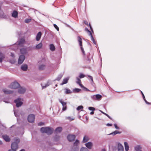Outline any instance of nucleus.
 I'll return each mask as SVG.
<instances>
[{
  "mask_svg": "<svg viewBox=\"0 0 151 151\" xmlns=\"http://www.w3.org/2000/svg\"><path fill=\"white\" fill-rule=\"evenodd\" d=\"M86 147L89 149H91L93 146V144L91 142H88L85 144Z\"/></svg>",
  "mask_w": 151,
  "mask_h": 151,
  "instance_id": "4468645a",
  "label": "nucleus"
},
{
  "mask_svg": "<svg viewBox=\"0 0 151 151\" xmlns=\"http://www.w3.org/2000/svg\"><path fill=\"white\" fill-rule=\"evenodd\" d=\"M112 125V124L108 123L106 124V125L108 126H111Z\"/></svg>",
  "mask_w": 151,
  "mask_h": 151,
  "instance_id": "0e129e2a",
  "label": "nucleus"
},
{
  "mask_svg": "<svg viewBox=\"0 0 151 151\" xmlns=\"http://www.w3.org/2000/svg\"><path fill=\"white\" fill-rule=\"evenodd\" d=\"M141 93L142 94V97H143V99H144V100L145 102V103L147 104H150V103H149L145 99V97L143 93H142V91H141Z\"/></svg>",
  "mask_w": 151,
  "mask_h": 151,
  "instance_id": "cd10ccee",
  "label": "nucleus"
},
{
  "mask_svg": "<svg viewBox=\"0 0 151 151\" xmlns=\"http://www.w3.org/2000/svg\"><path fill=\"white\" fill-rule=\"evenodd\" d=\"M125 150L126 151H128L129 149V146L128 143L126 142H124Z\"/></svg>",
  "mask_w": 151,
  "mask_h": 151,
  "instance_id": "5701e85b",
  "label": "nucleus"
},
{
  "mask_svg": "<svg viewBox=\"0 0 151 151\" xmlns=\"http://www.w3.org/2000/svg\"><path fill=\"white\" fill-rule=\"evenodd\" d=\"M21 69L23 70L26 71L27 70V65H22L21 66Z\"/></svg>",
  "mask_w": 151,
  "mask_h": 151,
  "instance_id": "6ab92c4d",
  "label": "nucleus"
},
{
  "mask_svg": "<svg viewBox=\"0 0 151 151\" xmlns=\"http://www.w3.org/2000/svg\"><path fill=\"white\" fill-rule=\"evenodd\" d=\"M18 145L15 142H13L11 144V150L16 151L18 148Z\"/></svg>",
  "mask_w": 151,
  "mask_h": 151,
  "instance_id": "423d86ee",
  "label": "nucleus"
},
{
  "mask_svg": "<svg viewBox=\"0 0 151 151\" xmlns=\"http://www.w3.org/2000/svg\"><path fill=\"white\" fill-rule=\"evenodd\" d=\"M51 83H49V82H47V84H46L45 86H42V88H45L47 87Z\"/></svg>",
  "mask_w": 151,
  "mask_h": 151,
  "instance_id": "a18cd8bd",
  "label": "nucleus"
},
{
  "mask_svg": "<svg viewBox=\"0 0 151 151\" xmlns=\"http://www.w3.org/2000/svg\"><path fill=\"white\" fill-rule=\"evenodd\" d=\"M89 27H90V29L91 30L92 32H93V31L92 28V27L91 24H89Z\"/></svg>",
  "mask_w": 151,
  "mask_h": 151,
  "instance_id": "13d9d810",
  "label": "nucleus"
},
{
  "mask_svg": "<svg viewBox=\"0 0 151 151\" xmlns=\"http://www.w3.org/2000/svg\"><path fill=\"white\" fill-rule=\"evenodd\" d=\"M14 114L15 116L17 117L18 116L17 114L16 113V112L14 111Z\"/></svg>",
  "mask_w": 151,
  "mask_h": 151,
  "instance_id": "69168bd1",
  "label": "nucleus"
},
{
  "mask_svg": "<svg viewBox=\"0 0 151 151\" xmlns=\"http://www.w3.org/2000/svg\"><path fill=\"white\" fill-rule=\"evenodd\" d=\"M80 151H88V149L86 147H82V148Z\"/></svg>",
  "mask_w": 151,
  "mask_h": 151,
  "instance_id": "58836bf2",
  "label": "nucleus"
},
{
  "mask_svg": "<svg viewBox=\"0 0 151 151\" xmlns=\"http://www.w3.org/2000/svg\"><path fill=\"white\" fill-rule=\"evenodd\" d=\"M85 77V76L82 73H80L79 77L80 78H82Z\"/></svg>",
  "mask_w": 151,
  "mask_h": 151,
  "instance_id": "ea45409f",
  "label": "nucleus"
},
{
  "mask_svg": "<svg viewBox=\"0 0 151 151\" xmlns=\"http://www.w3.org/2000/svg\"><path fill=\"white\" fill-rule=\"evenodd\" d=\"M141 147L139 145H137L136 146L134 147L135 150L136 151H139L141 149Z\"/></svg>",
  "mask_w": 151,
  "mask_h": 151,
  "instance_id": "bb28decb",
  "label": "nucleus"
},
{
  "mask_svg": "<svg viewBox=\"0 0 151 151\" xmlns=\"http://www.w3.org/2000/svg\"><path fill=\"white\" fill-rule=\"evenodd\" d=\"M65 119H68L70 121H72L74 119V118H71L70 117V116L66 117L65 118Z\"/></svg>",
  "mask_w": 151,
  "mask_h": 151,
  "instance_id": "e433bc0d",
  "label": "nucleus"
},
{
  "mask_svg": "<svg viewBox=\"0 0 151 151\" xmlns=\"http://www.w3.org/2000/svg\"><path fill=\"white\" fill-rule=\"evenodd\" d=\"M59 101L62 104L63 106L62 110L63 111H65L67 109L66 102L63 101L62 99H59Z\"/></svg>",
  "mask_w": 151,
  "mask_h": 151,
  "instance_id": "0eeeda50",
  "label": "nucleus"
},
{
  "mask_svg": "<svg viewBox=\"0 0 151 151\" xmlns=\"http://www.w3.org/2000/svg\"><path fill=\"white\" fill-rule=\"evenodd\" d=\"M26 89L25 88L20 87L18 90V92L19 94L24 93Z\"/></svg>",
  "mask_w": 151,
  "mask_h": 151,
  "instance_id": "ddd939ff",
  "label": "nucleus"
},
{
  "mask_svg": "<svg viewBox=\"0 0 151 151\" xmlns=\"http://www.w3.org/2000/svg\"><path fill=\"white\" fill-rule=\"evenodd\" d=\"M44 125V123L42 122H40L38 124V125L39 126H42Z\"/></svg>",
  "mask_w": 151,
  "mask_h": 151,
  "instance_id": "8fccbe9b",
  "label": "nucleus"
},
{
  "mask_svg": "<svg viewBox=\"0 0 151 151\" xmlns=\"http://www.w3.org/2000/svg\"><path fill=\"white\" fill-rule=\"evenodd\" d=\"M9 62L12 63H14L15 62V60L14 59H13L12 60H9Z\"/></svg>",
  "mask_w": 151,
  "mask_h": 151,
  "instance_id": "de8ad7c7",
  "label": "nucleus"
},
{
  "mask_svg": "<svg viewBox=\"0 0 151 151\" xmlns=\"http://www.w3.org/2000/svg\"><path fill=\"white\" fill-rule=\"evenodd\" d=\"M114 126L116 129H119V128L117 126V125L116 124H114Z\"/></svg>",
  "mask_w": 151,
  "mask_h": 151,
  "instance_id": "5fc2aeb1",
  "label": "nucleus"
},
{
  "mask_svg": "<svg viewBox=\"0 0 151 151\" xmlns=\"http://www.w3.org/2000/svg\"><path fill=\"white\" fill-rule=\"evenodd\" d=\"M65 94H69L72 92V91L69 89L65 88Z\"/></svg>",
  "mask_w": 151,
  "mask_h": 151,
  "instance_id": "72a5a7b5",
  "label": "nucleus"
},
{
  "mask_svg": "<svg viewBox=\"0 0 151 151\" xmlns=\"http://www.w3.org/2000/svg\"><path fill=\"white\" fill-rule=\"evenodd\" d=\"M41 35V32H38V33L37 34L36 37V41H38L40 40Z\"/></svg>",
  "mask_w": 151,
  "mask_h": 151,
  "instance_id": "2eb2a0df",
  "label": "nucleus"
},
{
  "mask_svg": "<svg viewBox=\"0 0 151 151\" xmlns=\"http://www.w3.org/2000/svg\"><path fill=\"white\" fill-rule=\"evenodd\" d=\"M92 99L94 101H99L101 100L102 96L99 94L92 95L91 97Z\"/></svg>",
  "mask_w": 151,
  "mask_h": 151,
  "instance_id": "f03ea898",
  "label": "nucleus"
},
{
  "mask_svg": "<svg viewBox=\"0 0 151 151\" xmlns=\"http://www.w3.org/2000/svg\"><path fill=\"white\" fill-rule=\"evenodd\" d=\"M19 151H25V150L24 149H22Z\"/></svg>",
  "mask_w": 151,
  "mask_h": 151,
  "instance_id": "774afa93",
  "label": "nucleus"
},
{
  "mask_svg": "<svg viewBox=\"0 0 151 151\" xmlns=\"http://www.w3.org/2000/svg\"><path fill=\"white\" fill-rule=\"evenodd\" d=\"M79 85L82 88H85L84 86L81 84V83L79 84Z\"/></svg>",
  "mask_w": 151,
  "mask_h": 151,
  "instance_id": "680f3d73",
  "label": "nucleus"
},
{
  "mask_svg": "<svg viewBox=\"0 0 151 151\" xmlns=\"http://www.w3.org/2000/svg\"><path fill=\"white\" fill-rule=\"evenodd\" d=\"M81 47V51L83 52V54L84 55H85V52L84 50V49L83 47Z\"/></svg>",
  "mask_w": 151,
  "mask_h": 151,
  "instance_id": "603ef678",
  "label": "nucleus"
},
{
  "mask_svg": "<svg viewBox=\"0 0 151 151\" xmlns=\"http://www.w3.org/2000/svg\"><path fill=\"white\" fill-rule=\"evenodd\" d=\"M3 91L4 93L7 94H11L13 93V91L11 90H8L6 88L3 89Z\"/></svg>",
  "mask_w": 151,
  "mask_h": 151,
  "instance_id": "f8f14e48",
  "label": "nucleus"
},
{
  "mask_svg": "<svg viewBox=\"0 0 151 151\" xmlns=\"http://www.w3.org/2000/svg\"><path fill=\"white\" fill-rule=\"evenodd\" d=\"M85 30L86 31H87V32H88L89 33V35H90L92 34V33H91V31H89L87 28L86 27L85 28Z\"/></svg>",
  "mask_w": 151,
  "mask_h": 151,
  "instance_id": "c03bdc74",
  "label": "nucleus"
},
{
  "mask_svg": "<svg viewBox=\"0 0 151 151\" xmlns=\"http://www.w3.org/2000/svg\"><path fill=\"white\" fill-rule=\"evenodd\" d=\"M25 59L24 56L23 55H20L19 58L18 63L19 64H21L23 63Z\"/></svg>",
  "mask_w": 151,
  "mask_h": 151,
  "instance_id": "1a4fd4ad",
  "label": "nucleus"
},
{
  "mask_svg": "<svg viewBox=\"0 0 151 151\" xmlns=\"http://www.w3.org/2000/svg\"><path fill=\"white\" fill-rule=\"evenodd\" d=\"M25 42V40L24 39L22 38L19 41L18 45L21 47H23Z\"/></svg>",
  "mask_w": 151,
  "mask_h": 151,
  "instance_id": "9d476101",
  "label": "nucleus"
},
{
  "mask_svg": "<svg viewBox=\"0 0 151 151\" xmlns=\"http://www.w3.org/2000/svg\"><path fill=\"white\" fill-rule=\"evenodd\" d=\"M100 111L103 114H105V115L108 118H109L110 119H111V118L107 114L103 112L102 111H101V110H100Z\"/></svg>",
  "mask_w": 151,
  "mask_h": 151,
  "instance_id": "49530a36",
  "label": "nucleus"
},
{
  "mask_svg": "<svg viewBox=\"0 0 151 151\" xmlns=\"http://www.w3.org/2000/svg\"><path fill=\"white\" fill-rule=\"evenodd\" d=\"M50 50L52 51H53L55 50V47L53 44H50Z\"/></svg>",
  "mask_w": 151,
  "mask_h": 151,
  "instance_id": "4be33fe9",
  "label": "nucleus"
},
{
  "mask_svg": "<svg viewBox=\"0 0 151 151\" xmlns=\"http://www.w3.org/2000/svg\"><path fill=\"white\" fill-rule=\"evenodd\" d=\"M18 13L17 11L14 10L12 14V16L13 17L16 18L18 17Z\"/></svg>",
  "mask_w": 151,
  "mask_h": 151,
  "instance_id": "f3484780",
  "label": "nucleus"
},
{
  "mask_svg": "<svg viewBox=\"0 0 151 151\" xmlns=\"http://www.w3.org/2000/svg\"><path fill=\"white\" fill-rule=\"evenodd\" d=\"M79 141L77 139H76L74 143V146H77V145L79 144Z\"/></svg>",
  "mask_w": 151,
  "mask_h": 151,
  "instance_id": "c9c22d12",
  "label": "nucleus"
},
{
  "mask_svg": "<svg viewBox=\"0 0 151 151\" xmlns=\"http://www.w3.org/2000/svg\"><path fill=\"white\" fill-rule=\"evenodd\" d=\"M67 138L68 139L69 141L71 142L75 140L76 138V136L74 135L69 134L67 136Z\"/></svg>",
  "mask_w": 151,
  "mask_h": 151,
  "instance_id": "6e6552de",
  "label": "nucleus"
},
{
  "mask_svg": "<svg viewBox=\"0 0 151 151\" xmlns=\"http://www.w3.org/2000/svg\"><path fill=\"white\" fill-rule=\"evenodd\" d=\"M20 86L19 84L17 82H14L12 83L9 86V87L12 89H15Z\"/></svg>",
  "mask_w": 151,
  "mask_h": 151,
  "instance_id": "7ed1b4c3",
  "label": "nucleus"
},
{
  "mask_svg": "<svg viewBox=\"0 0 151 151\" xmlns=\"http://www.w3.org/2000/svg\"><path fill=\"white\" fill-rule=\"evenodd\" d=\"M0 58H4L5 56L4 54L3 53H0Z\"/></svg>",
  "mask_w": 151,
  "mask_h": 151,
  "instance_id": "09e8293b",
  "label": "nucleus"
},
{
  "mask_svg": "<svg viewBox=\"0 0 151 151\" xmlns=\"http://www.w3.org/2000/svg\"><path fill=\"white\" fill-rule=\"evenodd\" d=\"M118 151H124V147L121 144L118 143Z\"/></svg>",
  "mask_w": 151,
  "mask_h": 151,
  "instance_id": "dca6fc26",
  "label": "nucleus"
},
{
  "mask_svg": "<svg viewBox=\"0 0 151 151\" xmlns=\"http://www.w3.org/2000/svg\"><path fill=\"white\" fill-rule=\"evenodd\" d=\"M76 78L77 80V81H76V82L79 85L81 83V81L79 78H78V77H76Z\"/></svg>",
  "mask_w": 151,
  "mask_h": 151,
  "instance_id": "f704fd0d",
  "label": "nucleus"
},
{
  "mask_svg": "<svg viewBox=\"0 0 151 151\" xmlns=\"http://www.w3.org/2000/svg\"><path fill=\"white\" fill-rule=\"evenodd\" d=\"M42 46V43H40L36 45L35 47L34 48V49H41Z\"/></svg>",
  "mask_w": 151,
  "mask_h": 151,
  "instance_id": "a211bd4d",
  "label": "nucleus"
},
{
  "mask_svg": "<svg viewBox=\"0 0 151 151\" xmlns=\"http://www.w3.org/2000/svg\"><path fill=\"white\" fill-rule=\"evenodd\" d=\"M31 21V19H26L25 20L24 22L25 23H27L30 22Z\"/></svg>",
  "mask_w": 151,
  "mask_h": 151,
  "instance_id": "4c0bfd02",
  "label": "nucleus"
},
{
  "mask_svg": "<svg viewBox=\"0 0 151 151\" xmlns=\"http://www.w3.org/2000/svg\"><path fill=\"white\" fill-rule=\"evenodd\" d=\"M45 65H42L39 66V69L40 70H42L45 68Z\"/></svg>",
  "mask_w": 151,
  "mask_h": 151,
  "instance_id": "2f4dec72",
  "label": "nucleus"
},
{
  "mask_svg": "<svg viewBox=\"0 0 151 151\" xmlns=\"http://www.w3.org/2000/svg\"><path fill=\"white\" fill-rule=\"evenodd\" d=\"M35 116L33 114L29 115L27 118L28 122H29L32 123L34 122L35 119Z\"/></svg>",
  "mask_w": 151,
  "mask_h": 151,
  "instance_id": "39448f33",
  "label": "nucleus"
},
{
  "mask_svg": "<svg viewBox=\"0 0 151 151\" xmlns=\"http://www.w3.org/2000/svg\"><path fill=\"white\" fill-rule=\"evenodd\" d=\"M89 27H90V29L91 30L92 32H93V31L92 28V27L91 24H89Z\"/></svg>",
  "mask_w": 151,
  "mask_h": 151,
  "instance_id": "4d7b16f0",
  "label": "nucleus"
},
{
  "mask_svg": "<svg viewBox=\"0 0 151 151\" xmlns=\"http://www.w3.org/2000/svg\"><path fill=\"white\" fill-rule=\"evenodd\" d=\"M69 80L68 78H64L63 81L62 83L61 84L62 85L64 84L67 83Z\"/></svg>",
  "mask_w": 151,
  "mask_h": 151,
  "instance_id": "b1692460",
  "label": "nucleus"
},
{
  "mask_svg": "<svg viewBox=\"0 0 151 151\" xmlns=\"http://www.w3.org/2000/svg\"><path fill=\"white\" fill-rule=\"evenodd\" d=\"M2 137L6 142H9L10 140V139L9 136L6 135H2Z\"/></svg>",
  "mask_w": 151,
  "mask_h": 151,
  "instance_id": "9b49d317",
  "label": "nucleus"
},
{
  "mask_svg": "<svg viewBox=\"0 0 151 151\" xmlns=\"http://www.w3.org/2000/svg\"><path fill=\"white\" fill-rule=\"evenodd\" d=\"M89 27H90V29L91 30L92 32H93V31L92 28V27L91 24H89Z\"/></svg>",
  "mask_w": 151,
  "mask_h": 151,
  "instance_id": "bf43d9fd",
  "label": "nucleus"
},
{
  "mask_svg": "<svg viewBox=\"0 0 151 151\" xmlns=\"http://www.w3.org/2000/svg\"><path fill=\"white\" fill-rule=\"evenodd\" d=\"M88 139L87 136H85L83 138V142H86L88 140Z\"/></svg>",
  "mask_w": 151,
  "mask_h": 151,
  "instance_id": "c756f323",
  "label": "nucleus"
},
{
  "mask_svg": "<svg viewBox=\"0 0 151 151\" xmlns=\"http://www.w3.org/2000/svg\"><path fill=\"white\" fill-rule=\"evenodd\" d=\"M11 56L13 58L14 57V53H11Z\"/></svg>",
  "mask_w": 151,
  "mask_h": 151,
  "instance_id": "052dcab7",
  "label": "nucleus"
},
{
  "mask_svg": "<svg viewBox=\"0 0 151 151\" xmlns=\"http://www.w3.org/2000/svg\"><path fill=\"white\" fill-rule=\"evenodd\" d=\"M14 142H15V143L18 144V143L20 142V139L19 138H14Z\"/></svg>",
  "mask_w": 151,
  "mask_h": 151,
  "instance_id": "473e14b6",
  "label": "nucleus"
},
{
  "mask_svg": "<svg viewBox=\"0 0 151 151\" xmlns=\"http://www.w3.org/2000/svg\"><path fill=\"white\" fill-rule=\"evenodd\" d=\"M4 59V58H0V62L1 63H2L3 60Z\"/></svg>",
  "mask_w": 151,
  "mask_h": 151,
  "instance_id": "e2e57ef3",
  "label": "nucleus"
},
{
  "mask_svg": "<svg viewBox=\"0 0 151 151\" xmlns=\"http://www.w3.org/2000/svg\"><path fill=\"white\" fill-rule=\"evenodd\" d=\"M20 51L21 53L22 54H25L26 53L27 50L25 48H22L20 50Z\"/></svg>",
  "mask_w": 151,
  "mask_h": 151,
  "instance_id": "a878e982",
  "label": "nucleus"
},
{
  "mask_svg": "<svg viewBox=\"0 0 151 151\" xmlns=\"http://www.w3.org/2000/svg\"><path fill=\"white\" fill-rule=\"evenodd\" d=\"M62 130V128L61 127H57L55 130V133H60L61 132Z\"/></svg>",
  "mask_w": 151,
  "mask_h": 151,
  "instance_id": "412c9836",
  "label": "nucleus"
},
{
  "mask_svg": "<svg viewBox=\"0 0 151 151\" xmlns=\"http://www.w3.org/2000/svg\"><path fill=\"white\" fill-rule=\"evenodd\" d=\"M89 36H90V37H91V40L93 41V43L94 44L96 45V41H95L93 37V36L92 34L90 35Z\"/></svg>",
  "mask_w": 151,
  "mask_h": 151,
  "instance_id": "c85d7f7f",
  "label": "nucleus"
},
{
  "mask_svg": "<svg viewBox=\"0 0 151 151\" xmlns=\"http://www.w3.org/2000/svg\"><path fill=\"white\" fill-rule=\"evenodd\" d=\"M14 102L16 104V106L17 107L20 106L23 104V102L21 101V98H20L15 100Z\"/></svg>",
  "mask_w": 151,
  "mask_h": 151,
  "instance_id": "20e7f679",
  "label": "nucleus"
},
{
  "mask_svg": "<svg viewBox=\"0 0 151 151\" xmlns=\"http://www.w3.org/2000/svg\"><path fill=\"white\" fill-rule=\"evenodd\" d=\"M81 90L79 88H75L73 90V91L75 92H79Z\"/></svg>",
  "mask_w": 151,
  "mask_h": 151,
  "instance_id": "a19ab883",
  "label": "nucleus"
},
{
  "mask_svg": "<svg viewBox=\"0 0 151 151\" xmlns=\"http://www.w3.org/2000/svg\"><path fill=\"white\" fill-rule=\"evenodd\" d=\"M54 27L58 31H59V28L57 26L56 24H54L53 25Z\"/></svg>",
  "mask_w": 151,
  "mask_h": 151,
  "instance_id": "3c124183",
  "label": "nucleus"
},
{
  "mask_svg": "<svg viewBox=\"0 0 151 151\" xmlns=\"http://www.w3.org/2000/svg\"><path fill=\"white\" fill-rule=\"evenodd\" d=\"M84 23L87 26H88L89 25V24H88V22L86 21H84Z\"/></svg>",
  "mask_w": 151,
  "mask_h": 151,
  "instance_id": "864d4df0",
  "label": "nucleus"
},
{
  "mask_svg": "<svg viewBox=\"0 0 151 151\" xmlns=\"http://www.w3.org/2000/svg\"><path fill=\"white\" fill-rule=\"evenodd\" d=\"M78 40L80 47H82V39L80 36H78Z\"/></svg>",
  "mask_w": 151,
  "mask_h": 151,
  "instance_id": "aec40b11",
  "label": "nucleus"
},
{
  "mask_svg": "<svg viewBox=\"0 0 151 151\" xmlns=\"http://www.w3.org/2000/svg\"><path fill=\"white\" fill-rule=\"evenodd\" d=\"M88 109L89 110L92 111H94L95 110V108L93 107H89Z\"/></svg>",
  "mask_w": 151,
  "mask_h": 151,
  "instance_id": "79ce46f5",
  "label": "nucleus"
},
{
  "mask_svg": "<svg viewBox=\"0 0 151 151\" xmlns=\"http://www.w3.org/2000/svg\"><path fill=\"white\" fill-rule=\"evenodd\" d=\"M88 77L90 78V79L91 80V81L93 82V77L92 76H88Z\"/></svg>",
  "mask_w": 151,
  "mask_h": 151,
  "instance_id": "6e6d98bb",
  "label": "nucleus"
},
{
  "mask_svg": "<svg viewBox=\"0 0 151 151\" xmlns=\"http://www.w3.org/2000/svg\"><path fill=\"white\" fill-rule=\"evenodd\" d=\"M53 131L52 128L49 127H42L40 129V131L42 133H46L48 135L51 134Z\"/></svg>",
  "mask_w": 151,
  "mask_h": 151,
  "instance_id": "f257e3e1",
  "label": "nucleus"
},
{
  "mask_svg": "<svg viewBox=\"0 0 151 151\" xmlns=\"http://www.w3.org/2000/svg\"><path fill=\"white\" fill-rule=\"evenodd\" d=\"M83 107L82 106H80L78 107L77 108V110L78 111H79L81 109H83Z\"/></svg>",
  "mask_w": 151,
  "mask_h": 151,
  "instance_id": "37998d69",
  "label": "nucleus"
},
{
  "mask_svg": "<svg viewBox=\"0 0 151 151\" xmlns=\"http://www.w3.org/2000/svg\"><path fill=\"white\" fill-rule=\"evenodd\" d=\"M94 112L93 111H92L90 112V114L91 115H93V114H94Z\"/></svg>",
  "mask_w": 151,
  "mask_h": 151,
  "instance_id": "338daca9",
  "label": "nucleus"
},
{
  "mask_svg": "<svg viewBox=\"0 0 151 151\" xmlns=\"http://www.w3.org/2000/svg\"><path fill=\"white\" fill-rule=\"evenodd\" d=\"M63 75L62 74H60L58 76V77H57L55 79V81H59L61 78L63 77Z\"/></svg>",
  "mask_w": 151,
  "mask_h": 151,
  "instance_id": "393cba45",
  "label": "nucleus"
},
{
  "mask_svg": "<svg viewBox=\"0 0 151 151\" xmlns=\"http://www.w3.org/2000/svg\"><path fill=\"white\" fill-rule=\"evenodd\" d=\"M120 133L121 132H120L116 130L111 133L110 134H112L113 135H115L117 134H120Z\"/></svg>",
  "mask_w": 151,
  "mask_h": 151,
  "instance_id": "7c9ffc66",
  "label": "nucleus"
}]
</instances>
